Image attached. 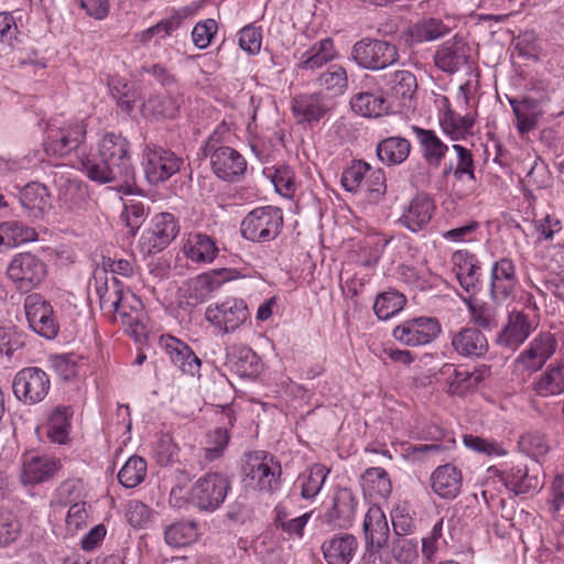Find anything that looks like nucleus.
<instances>
[{
	"label": "nucleus",
	"mask_w": 564,
	"mask_h": 564,
	"mask_svg": "<svg viewBox=\"0 0 564 564\" xmlns=\"http://www.w3.org/2000/svg\"><path fill=\"white\" fill-rule=\"evenodd\" d=\"M78 170L90 181L107 184L134 181L131 145L121 133L107 132L97 142L96 150L77 154Z\"/></svg>",
	"instance_id": "1"
},
{
	"label": "nucleus",
	"mask_w": 564,
	"mask_h": 564,
	"mask_svg": "<svg viewBox=\"0 0 564 564\" xmlns=\"http://www.w3.org/2000/svg\"><path fill=\"white\" fill-rule=\"evenodd\" d=\"M94 288L99 300L100 310L108 315H118L122 326L126 327L127 334L137 343H143L148 337V329L142 303L135 296H131L137 306H131L130 312H126L122 283L115 275L108 276L106 269L95 271Z\"/></svg>",
	"instance_id": "2"
},
{
	"label": "nucleus",
	"mask_w": 564,
	"mask_h": 564,
	"mask_svg": "<svg viewBox=\"0 0 564 564\" xmlns=\"http://www.w3.org/2000/svg\"><path fill=\"white\" fill-rule=\"evenodd\" d=\"M243 481L256 491L272 495L282 487V466L270 452L254 449L246 452L241 458Z\"/></svg>",
	"instance_id": "3"
},
{
	"label": "nucleus",
	"mask_w": 564,
	"mask_h": 564,
	"mask_svg": "<svg viewBox=\"0 0 564 564\" xmlns=\"http://www.w3.org/2000/svg\"><path fill=\"white\" fill-rule=\"evenodd\" d=\"M284 225L282 209L265 205L250 210L240 224L241 237L248 241L265 243L273 241Z\"/></svg>",
	"instance_id": "4"
},
{
	"label": "nucleus",
	"mask_w": 564,
	"mask_h": 564,
	"mask_svg": "<svg viewBox=\"0 0 564 564\" xmlns=\"http://www.w3.org/2000/svg\"><path fill=\"white\" fill-rule=\"evenodd\" d=\"M230 490L231 482L225 474L207 473L192 485L187 501L200 512L213 513L223 506Z\"/></svg>",
	"instance_id": "5"
},
{
	"label": "nucleus",
	"mask_w": 564,
	"mask_h": 564,
	"mask_svg": "<svg viewBox=\"0 0 564 564\" xmlns=\"http://www.w3.org/2000/svg\"><path fill=\"white\" fill-rule=\"evenodd\" d=\"M7 275L18 291L29 293L45 281L47 265L36 253L18 252L7 265Z\"/></svg>",
	"instance_id": "6"
},
{
	"label": "nucleus",
	"mask_w": 564,
	"mask_h": 564,
	"mask_svg": "<svg viewBox=\"0 0 564 564\" xmlns=\"http://www.w3.org/2000/svg\"><path fill=\"white\" fill-rule=\"evenodd\" d=\"M400 55L395 44L386 40L364 37L357 41L350 51V59L360 68L382 70L399 62Z\"/></svg>",
	"instance_id": "7"
},
{
	"label": "nucleus",
	"mask_w": 564,
	"mask_h": 564,
	"mask_svg": "<svg viewBox=\"0 0 564 564\" xmlns=\"http://www.w3.org/2000/svg\"><path fill=\"white\" fill-rule=\"evenodd\" d=\"M87 135V123L85 120L73 119L64 121L61 126L51 124L47 128L43 142L47 155L66 156L73 151L82 152Z\"/></svg>",
	"instance_id": "8"
},
{
	"label": "nucleus",
	"mask_w": 564,
	"mask_h": 564,
	"mask_svg": "<svg viewBox=\"0 0 564 564\" xmlns=\"http://www.w3.org/2000/svg\"><path fill=\"white\" fill-rule=\"evenodd\" d=\"M50 390V375L40 367H24L12 380L13 395L24 405L39 404L47 397Z\"/></svg>",
	"instance_id": "9"
},
{
	"label": "nucleus",
	"mask_w": 564,
	"mask_h": 564,
	"mask_svg": "<svg viewBox=\"0 0 564 564\" xmlns=\"http://www.w3.org/2000/svg\"><path fill=\"white\" fill-rule=\"evenodd\" d=\"M442 334V324L434 316H419L403 321L392 330L393 338L409 347H421L435 341Z\"/></svg>",
	"instance_id": "10"
},
{
	"label": "nucleus",
	"mask_w": 564,
	"mask_h": 564,
	"mask_svg": "<svg viewBox=\"0 0 564 564\" xmlns=\"http://www.w3.org/2000/svg\"><path fill=\"white\" fill-rule=\"evenodd\" d=\"M556 348L555 336L550 332H542L516 357L513 366L522 375L531 376L543 369Z\"/></svg>",
	"instance_id": "11"
},
{
	"label": "nucleus",
	"mask_w": 564,
	"mask_h": 564,
	"mask_svg": "<svg viewBox=\"0 0 564 564\" xmlns=\"http://www.w3.org/2000/svg\"><path fill=\"white\" fill-rule=\"evenodd\" d=\"M184 161L171 150L147 145L143 151L144 175L151 185H159L176 174Z\"/></svg>",
	"instance_id": "12"
},
{
	"label": "nucleus",
	"mask_w": 564,
	"mask_h": 564,
	"mask_svg": "<svg viewBox=\"0 0 564 564\" xmlns=\"http://www.w3.org/2000/svg\"><path fill=\"white\" fill-rule=\"evenodd\" d=\"M249 310L242 299L227 297L207 306L206 321L224 334L234 333L249 318Z\"/></svg>",
	"instance_id": "13"
},
{
	"label": "nucleus",
	"mask_w": 564,
	"mask_h": 564,
	"mask_svg": "<svg viewBox=\"0 0 564 564\" xmlns=\"http://www.w3.org/2000/svg\"><path fill=\"white\" fill-rule=\"evenodd\" d=\"M24 311L30 328L46 339H55L59 323L52 304L40 293H31L24 300Z\"/></svg>",
	"instance_id": "14"
},
{
	"label": "nucleus",
	"mask_w": 564,
	"mask_h": 564,
	"mask_svg": "<svg viewBox=\"0 0 564 564\" xmlns=\"http://www.w3.org/2000/svg\"><path fill=\"white\" fill-rule=\"evenodd\" d=\"M178 232L180 226L173 214H156L148 230L142 234L140 247L144 254H156L167 248Z\"/></svg>",
	"instance_id": "15"
},
{
	"label": "nucleus",
	"mask_w": 564,
	"mask_h": 564,
	"mask_svg": "<svg viewBox=\"0 0 564 564\" xmlns=\"http://www.w3.org/2000/svg\"><path fill=\"white\" fill-rule=\"evenodd\" d=\"M519 284L517 267L510 257L492 262L489 276V297L496 305H502L513 297Z\"/></svg>",
	"instance_id": "16"
},
{
	"label": "nucleus",
	"mask_w": 564,
	"mask_h": 564,
	"mask_svg": "<svg viewBox=\"0 0 564 564\" xmlns=\"http://www.w3.org/2000/svg\"><path fill=\"white\" fill-rule=\"evenodd\" d=\"M434 65L445 74L453 75L463 68H471V47L467 41L454 36L442 43L433 56Z\"/></svg>",
	"instance_id": "17"
},
{
	"label": "nucleus",
	"mask_w": 564,
	"mask_h": 564,
	"mask_svg": "<svg viewBox=\"0 0 564 564\" xmlns=\"http://www.w3.org/2000/svg\"><path fill=\"white\" fill-rule=\"evenodd\" d=\"M206 158L210 160V169L215 176L224 182L239 183L247 173V160L238 150L229 145L214 150Z\"/></svg>",
	"instance_id": "18"
},
{
	"label": "nucleus",
	"mask_w": 564,
	"mask_h": 564,
	"mask_svg": "<svg viewBox=\"0 0 564 564\" xmlns=\"http://www.w3.org/2000/svg\"><path fill=\"white\" fill-rule=\"evenodd\" d=\"M160 346L183 375L200 377L202 360L187 343L166 334L160 337Z\"/></svg>",
	"instance_id": "19"
},
{
	"label": "nucleus",
	"mask_w": 564,
	"mask_h": 564,
	"mask_svg": "<svg viewBox=\"0 0 564 564\" xmlns=\"http://www.w3.org/2000/svg\"><path fill=\"white\" fill-rule=\"evenodd\" d=\"M498 477L514 496H533L543 486L538 475V468H530L525 464L513 465L500 470Z\"/></svg>",
	"instance_id": "20"
},
{
	"label": "nucleus",
	"mask_w": 564,
	"mask_h": 564,
	"mask_svg": "<svg viewBox=\"0 0 564 564\" xmlns=\"http://www.w3.org/2000/svg\"><path fill=\"white\" fill-rule=\"evenodd\" d=\"M456 278L459 285L469 295H476L482 288L481 263L475 253L457 250L452 254Z\"/></svg>",
	"instance_id": "21"
},
{
	"label": "nucleus",
	"mask_w": 564,
	"mask_h": 564,
	"mask_svg": "<svg viewBox=\"0 0 564 564\" xmlns=\"http://www.w3.org/2000/svg\"><path fill=\"white\" fill-rule=\"evenodd\" d=\"M534 328L528 314L513 310L509 312L508 321L498 333L496 343L505 348L517 349L529 338Z\"/></svg>",
	"instance_id": "22"
},
{
	"label": "nucleus",
	"mask_w": 564,
	"mask_h": 564,
	"mask_svg": "<svg viewBox=\"0 0 564 564\" xmlns=\"http://www.w3.org/2000/svg\"><path fill=\"white\" fill-rule=\"evenodd\" d=\"M434 210L433 199L424 193L417 194L403 209L399 223L412 232L423 231L429 226Z\"/></svg>",
	"instance_id": "23"
},
{
	"label": "nucleus",
	"mask_w": 564,
	"mask_h": 564,
	"mask_svg": "<svg viewBox=\"0 0 564 564\" xmlns=\"http://www.w3.org/2000/svg\"><path fill=\"white\" fill-rule=\"evenodd\" d=\"M454 351L465 358L484 357L489 349L488 339L477 327H463L451 337Z\"/></svg>",
	"instance_id": "24"
},
{
	"label": "nucleus",
	"mask_w": 564,
	"mask_h": 564,
	"mask_svg": "<svg viewBox=\"0 0 564 564\" xmlns=\"http://www.w3.org/2000/svg\"><path fill=\"white\" fill-rule=\"evenodd\" d=\"M359 547L357 538L351 533H335L321 546L327 564H350Z\"/></svg>",
	"instance_id": "25"
},
{
	"label": "nucleus",
	"mask_w": 564,
	"mask_h": 564,
	"mask_svg": "<svg viewBox=\"0 0 564 564\" xmlns=\"http://www.w3.org/2000/svg\"><path fill=\"white\" fill-rule=\"evenodd\" d=\"M329 109L328 100L322 93L301 94L292 101L293 115L301 123L318 122Z\"/></svg>",
	"instance_id": "26"
},
{
	"label": "nucleus",
	"mask_w": 564,
	"mask_h": 564,
	"mask_svg": "<svg viewBox=\"0 0 564 564\" xmlns=\"http://www.w3.org/2000/svg\"><path fill=\"white\" fill-rule=\"evenodd\" d=\"M362 532L365 545L370 547H386L388 545L390 529L383 510L372 505L367 510L364 522Z\"/></svg>",
	"instance_id": "27"
},
{
	"label": "nucleus",
	"mask_w": 564,
	"mask_h": 564,
	"mask_svg": "<svg viewBox=\"0 0 564 564\" xmlns=\"http://www.w3.org/2000/svg\"><path fill=\"white\" fill-rule=\"evenodd\" d=\"M411 130L415 135L422 159L430 167H438L448 151L445 144L434 130L412 124Z\"/></svg>",
	"instance_id": "28"
},
{
	"label": "nucleus",
	"mask_w": 564,
	"mask_h": 564,
	"mask_svg": "<svg viewBox=\"0 0 564 564\" xmlns=\"http://www.w3.org/2000/svg\"><path fill=\"white\" fill-rule=\"evenodd\" d=\"M358 500L348 488L336 490L333 505L326 512V519L334 527L349 528L355 519Z\"/></svg>",
	"instance_id": "29"
},
{
	"label": "nucleus",
	"mask_w": 564,
	"mask_h": 564,
	"mask_svg": "<svg viewBox=\"0 0 564 564\" xmlns=\"http://www.w3.org/2000/svg\"><path fill=\"white\" fill-rule=\"evenodd\" d=\"M462 485V471L452 464L438 466L431 475L432 490L442 499H455L460 492Z\"/></svg>",
	"instance_id": "30"
},
{
	"label": "nucleus",
	"mask_w": 564,
	"mask_h": 564,
	"mask_svg": "<svg viewBox=\"0 0 564 564\" xmlns=\"http://www.w3.org/2000/svg\"><path fill=\"white\" fill-rule=\"evenodd\" d=\"M182 105L181 93L166 90L162 94L151 95L143 104V112L156 121L174 119L178 116Z\"/></svg>",
	"instance_id": "31"
},
{
	"label": "nucleus",
	"mask_w": 564,
	"mask_h": 564,
	"mask_svg": "<svg viewBox=\"0 0 564 564\" xmlns=\"http://www.w3.org/2000/svg\"><path fill=\"white\" fill-rule=\"evenodd\" d=\"M508 101L516 117V128L520 137L533 131L542 116L540 101L529 96L521 99L509 98Z\"/></svg>",
	"instance_id": "32"
},
{
	"label": "nucleus",
	"mask_w": 564,
	"mask_h": 564,
	"mask_svg": "<svg viewBox=\"0 0 564 564\" xmlns=\"http://www.w3.org/2000/svg\"><path fill=\"white\" fill-rule=\"evenodd\" d=\"M184 253L195 263H212L219 253L218 242L205 232H191L184 243Z\"/></svg>",
	"instance_id": "33"
},
{
	"label": "nucleus",
	"mask_w": 564,
	"mask_h": 564,
	"mask_svg": "<svg viewBox=\"0 0 564 564\" xmlns=\"http://www.w3.org/2000/svg\"><path fill=\"white\" fill-rule=\"evenodd\" d=\"M226 366L241 378L254 377L260 372V358L250 347L232 346L226 355Z\"/></svg>",
	"instance_id": "34"
},
{
	"label": "nucleus",
	"mask_w": 564,
	"mask_h": 564,
	"mask_svg": "<svg viewBox=\"0 0 564 564\" xmlns=\"http://www.w3.org/2000/svg\"><path fill=\"white\" fill-rule=\"evenodd\" d=\"M61 468L59 460L47 456H32L25 459L21 473L24 485H39L54 477Z\"/></svg>",
	"instance_id": "35"
},
{
	"label": "nucleus",
	"mask_w": 564,
	"mask_h": 564,
	"mask_svg": "<svg viewBox=\"0 0 564 564\" xmlns=\"http://www.w3.org/2000/svg\"><path fill=\"white\" fill-rule=\"evenodd\" d=\"M337 55L334 41L330 37L322 39L305 50L296 64L299 70H311L322 68L332 62Z\"/></svg>",
	"instance_id": "36"
},
{
	"label": "nucleus",
	"mask_w": 564,
	"mask_h": 564,
	"mask_svg": "<svg viewBox=\"0 0 564 564\" xmlns=\"http://www.w3.org/2000/svg\"><path fill=\"white\" fill-rule=\"evenodd\" d=\"M411 150L410 140L401 135H391L377 143L376 155L384 165L397 166L408 160Z\"/></svg>",
	"instance_id": "37"
},
{
	"label": "nucleus",
	"mask_w": 564,
	"mask_h": 564,
	"mask_svg": "<svg viewBox=\"0 0 564 564\" xmlns=\"http://www.w3.org/2000/svg\"><path fill=\"white\" fill-rule=\"evenodd\" d=\"M532 390L541 398L556 397L564 393V362H554L533 380Z\"/></svg>",
	"instance_id": "38"
},
{
	"label": "nucleus",
	"mask_w": 564,
	"mask_h": 564,
	"mask_svg": "<svg viewBox=\"0 0 564 564\" xmlns=\"http://www.w3.org/2000/svg\"><path fill=\"white\" fill-rule=\"evenodd\" d=\"M22 207L33 217H40L51 206L47 187L39 182L28 183L20 192Z\"/></svg>",
	"instance_id": "39"
},
{
	"label": "nucleus",
	"mask_w": 564,
	"mask_h": 564,
	"mask_svg": "<svg viewBox=\"0 0 564 564\" xmlns=\"http://www.w3.org/2000/svg\"><path fill=\"white\" fill-rule=\"evenodd\" d=\"M74 411L67 405L55 406L47 422V436L53 443L65 444L68 441Z\"/></svg>",
	"instance_id": "40"
},
{
	"label": "nucleus",
	"mask_w": 564,
	"mask_h": 564,
	"mask_svg": "<svg viewBox=\"0 0 564 564\" xmlns=\"http://www.w3.org/2000/svg\"><path fill=\"white\" fill-rule=\"evenodd\" d=\"M36 239V230L21 221L10 220L0 224V248H12Z\"/></svg>",
	"instance_id": "41"
},
{
	"label": "nucleus",
	"mask_w": 564,
	"mask_h": 564,
	"mask_svg": "<svg viewBox=\"0 0 564 564\" xmlns=\"http://www.w3.org/2000/svg\"><path fill=\"white\" fill-rule=\"evenodd\" d=\"M441 373L446 377L447 392L453 395H464L480 381L478 375L458 369L451 364L444 365Z\"/></svg>",
	"instance_id": "42"
},
{
	"label": "nucleus",
	"mask_w": 564,
	"mask_h": 564,
	"mask_svg": "<svg viewBox=\"0 0 564 564\" xmlns=\"http://www.w3.org/2000/svg\"><path fill=\"white\" fill-rule=\"evenodd\" d=\"M193 13V10L188 7L182 8L171 17L161 20L155 25H152L140 33V41L143 43L150 42L155 39L161 41L170 36L175 30H177L183 21Z\"/></svg>",
	"instance_id": "43"
},
{
	"label": "nucleus",
	"mask_w": 564,
	"mask_h": 564,
	"mask_svg": "<svg viewBox=\"0 0 564 564\" xmlns=\"http://www.w3.org/2000/svg\"><path fill=\"white\" fill-rule=\"evenodd\" d=\"M354 112L366 118H377L388 110L387 100L380 94L360 91L350 99Z\"/></svg>",
	"instance_id": "44"
},
{
	"label": "nucleus",
	"mask_w": 564,
	"mask_h": 564,
	"mask_svg": "<svg viewBox=\"0 0 564 564\" xmlns=\"http://www.w3.org/2000/svg\"><path fill=\"white\" fill-rule=\"evenodd\" d=\"M384 80L392 97L401 101L412 99L417 89L416 77L410 70H395L384 75Z\"/></svg>",
	"instance_id": "45"
},
{
	"label": "nucleus",
	"mask_w": 564,
	"mask_h": 564,
	"mask_svg": "<svg viewBox=\"0 0 564 564\" xmlns=\"http://www.w3.org/2000/svg\"><path fill=\"white\" fill-rule=\"evenodd\" d=\"M371 170V165L361 159H354L344 169L340 176L341 187L354 195L362 192L366 177Z\"/></svg>",
	"instance_id": "46"
},
{
	"label": "nucleus",
	"mask_w": 564,
	"mask_h": 564,
	"mask_svg": "<svg viewBox=\"0 0 564 564\" xmlns=\"http://www.w3.org/2000/svg\"><path fill=\"white\" fill-rule=\"evenodd\" d=\"M229 271H212L199 274L193 282V292L191 297L196 302H205L214 292L219 290L225 281L229 280Z\"/></svg>",
	"instance_id": "47"
},
{
	"label": "nucleus",
	"mask_w": 564,
	"mask_h": 564,
	"mask_svg": "<svg viewBox=\"0 0 564 564\" xmlns=\"http://www.w3.org/2000/svg\"><path fill=\"white\" fill-rule=\"evenodd\" d=\"M198 535V525L191 520L174 522L164 530V540L173 547L189 545L197 540Z\"/></svg>",
	"instance_id": "48"
},
{
	"label": "nucleus",
	"mask_w": 564,
	"mask_h": 564,
	"mask_svg": "<svg viewBox=\"0 0 564 564\" xmlns=\"http://www.w3.org/2000/svg\"><path fill=\"white\" fill-rule=\"evenodd\" d=\"M440 124L445 134H447L452 140L457 141L465 139L470 133L475 124V120L468 115L462 116L452 109H448L440 118Z\"/></svg>",
	"instance_id": "49"
},
{
	"label": "nucleus",
	"mask_w": 564,
	"mask_h": 564,
	"mask_svg": "<svg viewBox=\"0 0 564 564\" xmlns=\"http://www.w3.org/2000/svg\"><path fill=\"white\" fill-rule=\"evenodd\" d=\"M364 491L370 496L386 498L390 495L392 486L389 474L381 467H369L361 475Z\"/></svg>",
	"instance_id": "50"
},
{
	"label": "nucleus",
	"mask_w": 564,
	"mask_h": 564,
	"mask_svg": "<svg viewBox=\"0 0 564 564\" xmlns=\"http://www.w3.org/2000/svg\"><path fill=\"white\" fill-rule=\"evenodd\" d=\"M230 432L225 426L209 430L205 435L203 452L204 458L212 463L221 458L230 442Z\"/></svg>",
	"instance_id": "51"
},
{
	"label": "nucleus",
	"mask_w": 564,
	"mask_h": 564,
	"mask_svg": "<svg viewBox=\"0 0 564 564\" xmlns=\"http://www.w3.org/2000/svg\"><path fill=\"white\" fill-rule=\"evenodd\" d=\"M451 31L449 26L442 20L435 18L422 19L410 29V36L413 42L423 43L435 41L445 36Z\"/></svg>",
	"instance_id": "52"
},
{
	"label": "nucleus",
	"mask_w": 564,
	"mask_h": 564,
	"mask_svg": "<svg viewBox=\"0 0 564 564\" xmlns=\"http://www.w3.org/2000/svg\"><path fill=\"white\" fill-rule=\"evenodd\" d=\"M406 303L405 296L395 290L380 293L375 301L373 311L381 321H387L398 314Z\"/></svg>",
	"instance_id": "53"
},
{
	"label": "nucleus",
	"mask_w": 564,
	"mask_h": 564,
	"mask_svg": "<svg viewBox=\"0 0 564 564\" xmlns=\"http://www.w3.org/2000/svg\"><path fill=\"white\" fill-rule=\"evenodd\" d=\"M319 87L329 91L333 96H341L348 88L347 70L341 65H330L316 78Z\"/></svg>",
	"instance_id": "54"
},
{
	"label": "nucleus",
	"mask_w": 564,
	"mask_h": 564,
	"mask_svg": "<svg viewBox=\"0 0 564 564\" xmlns=\"http://www.w3.org/2000/svg\"><path fill=\"white\" fill-rule=\"evenodd\" d=\"M109 90L117 106L124 112L133 110L137 101V90L133 85L121 77H111L108 82Z\"/></svg>",
	"instance_id": "55"
},
{
	"label": "nucleus",
	"mask_w": 564,
	"mask_h": 564,
	"mask_svg": "<svg viewBox=\"0 0 564 564\" xmlns=\"http://www.w3.org/2000/svg\"><path fill=\"white\" fill-rule=\"evenodd\" d=\"M329 469L322 464L313 465L306 474H303L299 478L301 485V497L303 499H312L321 491Z\"/></svg>",
	"instance_id": "56"
},
{
	"label": "nucleus",
	"mask_w": 564,
	"mask_h": 564,
	"mask_svg": "<svg viewBox=\"0 0 564 564\" xmlns=\"http://www.w3.org/2000/svg\"><path fill=\"white\" fill-rule=\"evenodd\" d=\"M147 475V462L140 456H131L118 473L119 482L126 488L140 485Z\"/></svg>",
	"instance_id": "57"
},
{
	"label": "nucleus",
	"mask_w": 564,
	"mask_h": 564,
	"mask_svg": "<svg viewBox=\"0 0 564 564\" xmlns=\"http://www.w3.org/2000/svg\"><path fill=\"white\" fill-rule=\"evenodd\" d=\"M397 275L406 285L421 291L431 289L433 285L432 273L429 269H419L409 264H400L397 268Z\"/></svg>",
	"instance_id": "58"
},
{
	"label": "nucleus",
	"mask_w": 564,
	"mask_h": 564,
	"mask_svg": "<svg viewBox=\"0 0 564 564\" xmlns=\"http://www.w3.org/2000/svg\"><path fill=\"white\" fill-rule=\"evenodd\" d=\"M470 318L478 327L492 330L498 327L499 314L497 307L487 302L469 304Z\"/></svg>",
	"instance_id": "59"
},
{
	"label": "nucleus",
	"mask_w": 564,
	"mask_h": 564,
	"mask_svg": "<svg viewBox=\"0 0 564 564\" xmlns=\"http://www.w3.org/2000/svg\"><path fill=\"white\" fill-rule=\"evenodd\" d=\"M362 192L366 194L368 202L378 204L387 193V178L383 169L377 167L369 171Z\"/></svg>",
	"instance_id": "60"
},
{
	"label": "nucleus",
	"mask_w": 564,
	"mask_h": 564,
	"mask_svg": "<svg viewBox=\"0 0 564 564\" xmlns=\"http://www.w3.org/2000/svg\"><path fill=\"white\" fill-rule=\"evenodd\" d=\"M139 73L141 76L151 77L154 83L166 89L177 83L176 75L170 67L162 63L145 62L140 66Z\"/></svg>",
	"instance_id": "61"
},
{
	"label": "nucleus",
	"mask_w": 564,
	"mask_h": 564,
	"mask_svg": "<svg viewBox=\"0 0 564 564\" xmlns=\"http://www.w3.org/2000/svg\"><path fill=\"white\" fill-rule=\"evenodd\" d=\"M48 362L56 376L63 381H70L78 373V361L75 354L52 355Z\"/></svg>",
	"instance_id": "62"
},
{
	"label": "nucleus",
	"mask_w": 564,
	"mask_h": 564,
	"mask_svg": "<svg viewBox=\"0 0 564 564\" xmlns=\"http://www.w3.org/2000/svg\"><path fill=\"white\" fill-rule=\"evenodd\" d=\"M391 553L399 564H413L419 557V541L405 536L397 538L392 543Z\"/></svg>",
	"instance_id": "63"
},
{
	"label": "nucleus",
	"mask_w": 564,
	"mask_h": 564,
	"mask_svg": "<svg viewBox=\"0 0 564 564\" xmlns=\"http://www.w3.org/2000/svg\"><path fill=\"white\" fill-rule=\"evenodd\" d=\"M21 522L10 511H0V546L4 547L15 542L21 534Z\"/></svg>",
	"instance_id": "64"
}]
</instances>
